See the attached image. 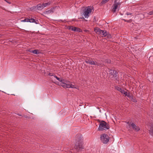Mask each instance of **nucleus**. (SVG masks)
Returning a JSON list of instances; mask_svg holds the SVG:
<instances>
[{"mask_svg": "<svg viewBox=\"0 0 153 153\" xmlns=\"http://www.w3.org/2000/svg\"><path fill=\"white\" fill-rule=\"evenodd\" d=\"M76 138L75 150L76 149L78 151H81L83 149L82 143L83 138L82 135L80 134H77Z\"/></svg>", "mask_w": 153, "mask_h": 153, "instance_id": "f257e3e1", "label": "nucleus"}, {"mask_svg": "<svg viewBox=\"0 0 153 153\" xmlns=\"http://www.w3.org/2000/svg\"><path fill=\"white\" fill-rule=\"evenodd\" d=\"M109 124L104 121H102L100 123L98 130L100 131L106 130L109 128Z\"/></svg>", "mask_w": 153, "mask_h": 153, "instance_id": "f03ea898", "label": "nucleus"}, {"mask_svg": "<svg viewBox=\"0 0 153 153\" xmlns=\"http://www.w3.org/2000/svg\"><path fill=\"white\" fill-rule=\"evenodd\" d=\"M94 30L96 33L102 35L103 37H105L108 35V32L106 30H101L99 27L94 28Z\"/></svg>", "mask_w": 153, "mask_h": 153, "instance_id": "7ed1b4c3", "label": "nucleus"}, {"mask_svg": "<svg viewBox=\"0 0 153 153\" xmlns=\"http://www.w3.org/2000/svg\"><path fill=\"white\" fill-rule=\"evenodd\" d=\"M91 11L92 10L89 7H88L87 9L85 10L82 13V15L83 18V19H84L85 18H88L91 14Z\"/></svg>", "mask_w": 153, "mask_h": 153, "instance_id": "20e7f679", "label": "nucleus"}, {"mask_svg": "<svg viewBox=\"0 0 153 153\" xmlns=\"http://www.w3.org/2000/svg\"><path fill=\"white\" fill-rule=\"evenodd\" d=\"M121 2L119 1L117 2L116 1H115L113 5V7L112 11L114 13L116 12L118 10V9L120 7Z\"/></svg>", "mask_w": 153, "mask_h": 153, "instance_id": "39448f33", "label": "nucleus"}, {"mask_svg": "<svg viewBox=\"0 0 153 153\" xmlns=\"http://www.w3.org/2000/svg\"><path fill=\"white\" fill-rule=\"evenodd\" d=\"M100 139L102 143L104 144H106L109 141V137L108 135L104 134L101 135Z\"/></svg>", "mask_w": 153, "mask_h": 153, "instance_id": "423d86ee", "label": "nucleus"}, {"mask_svg": "<svg viewBox=\"0 0 153 153\" xmlns=\"http://www.w3.org/2000/svg\"><path fill=\"white\" fill-rule=\"evenodd\" d=\"M109 72L110 74L111 75L110 76L111 77V78H112L113 77L115 79H117V73L116 71L111 69L109 71Z\"/></svg>", "mask_w": 153, "mask_h": 153, "instance_id": "0eeeda50", "label": "nucleus"}, {"mask_svg": "<svg viewBox=\"0 0 153 153\" xmlns=\"http://www.w3.org/2000/svg\"><path fill=\"white\" fill-rule=\"evenodd\" d=\"M22 22H30L35 23L36 24L39 23V21L38 20H22L21 21Z\"/></svg>", "mask_w": 153, "mask_h": 153, "instance_id": "6e6552de", "label": "nucleus"}, {"mask_svg": "<svg viewBox=\"0 0 153 153\" xmlns=\"http://www.w3.org/2000/svg\"><path fill=\"white\" fill-rule=\"evenodd\" d=\"M86 63L89 64L91 65H99L97 62H94L91 60H87L85 61Z\"/></svg>", "mask_w": 153, "mask_h": 153, "instance_id": "1a4fd4ad", "label": "nucleus"}, {"mask_svg": "<svg viewBox=\"0 0 153 153\" xmlns=\"http://www.w3.org/2000/svg\"><path fill=\"white\" fill-rule=\"evenodd\" d=\"M115 88L118 91H120L121 93L122 94H125V93L126 94V92L124 90L122 89L121 88H120V86H115Z\"/></svg>", "mask_w": 153, "mask_h": 153, "instance_id": "9d476101", "label": "nucleus"}, {"mask_svg": "<svg viewBox=\"0 0 153 153\" xmlns=\"http://www.w3.org/2000/svg\"><path fill=\"white\" fill-rule=\"evenodd\" d=\"M131 126L132 128L136 131H139L140 128L138 126H136L134 123H131Z\"/></svg>", "mask_w": 153, "mask_h": 153, "instance_id": "9b49d317", "label": "nucleus"}, {"mask_svg": "<svg viewBox=\"0 0 153 153\" xmlns=\"http://www.w3.org/2000/svg\"><path fill=\"white\" fill-rule=\"evenodd\" d=\"M36 7V10H41L44 8V6L43 4H39L37 5Z\"/></svg>", "mask_w": 153, "mask_h": 153, "instance_id": "f8f14e48", "label": "nucleus"}, {"mask_svg": "<svg viewBox=\"0 0 153 153\" xmlns=\"http://www.w3.org/2000/svg\"><path fill=\"white\" fill-rule=\"evenodd\" d=\"M126 96H127L130 99H133V97L129 93H127L126 91V94H124Z\"/></svg>", "mask_w": 153, "mask_h": 153, "instance_id": "ddd939ff", "label": "nucleus"}, {"mask_svg": "<svg viewBox=\"0 0 153 153\" xmlns=\"http://www.w3.org/2000/svg\"><path fill=\"white\" fill-rule=\"evenodd\" d=\"M149 131L150 132L151 134L153 135V124H151Z\"/></svg>", "mask_w": 153, "mask_h": 153, "instance_id": "4468645a", "label": "nucleus"}, {"mask_svg": "<svg viewBox=\"0 0 153 153\" xmlns=\"http://www.w3.org/2000/svg\"><path fill=\"white\" fill-rule=\"evenodd\" d=\"M74 30L75 32H82V30L80 29L79 28L77 27H74Z\"/></svg>", "mask_w": 153, "mask_h": 153, "instance_id": "2eb2a0df", "label": "nucleus"}, {"mask_svg": "<svg viewBox=\"0 0 153 153\" xmlns=\"http://www.w3.org/2000/svg\"><path fill=\"white\" fill-rule=\"evenodd\" d=\"M53 9H51L50 10H48V11H47L45 12V13L46 14H49L51 13H53Z\"/></svg>", "mask_w": 153, "mask_h": 153, "instance_id": "dca6fc26", "label": "nucleus"}, {"mask_svg": "<svg viewBox=\"0 0 153 153\" xmlns=\"http://www.w3.org/2000/svg\"><path fill=\"white\" fill-rule=\"evenodd\" d=\"M30 52L31 53H33L36 54H38L39 53V52H38V50H35L33 51H30Z\"/></svg>", "mask_w": 153, "mask_h": 153, "instance_id": "f3484780", "label": "nucleus"}, {"mask_svg": "<svg viewBox=\"0 0 153 153\" xmlns=\"http://www.w3.org/2000/svg\"><path fill=\"white\" fill-rule=\"evenodd\" d=\"M36 7V6L33 7H32L30 8L29 10L31 11H36L37 10Z\"/></svg>", "mask_w": 153, "mask_h": 153, "instance_id": "a211bd4d", "label": "nucleus"}, {"mask_svg": "<svg viewBox=\"0 0 153 153\" xmlns=\"http://www.w3.org/2000/svg\"><path fill=\"white\" fill-rule=\"evenodd\" d=\"M65 82H66V88H70V83H69V82L68 81H66Z\"/></svg>", "mask_w": 153, "mask_h": 153, "instance_id": "6ab92c4d", "label": "nucleus"}, {"mask_svg": "<svg viewBox=\"0 0 153 153\" xmlns=\"http://www.w3.org/2000/svg\"><path fill=\"white\" fill-rule=\"evenodd\" d=\"M109 0H102L101 3L102 4H104L106 3L109 1Z\"/></svg>", "mask_w": 153, "mask_h": 153, "instance_id": "aec40b11", "label": "nucleus"}, {"mask_svg": "<svg viewBox=\"0 0 153 153\" xmlns=\"http://www.w3.org/2000/svg\"><path fill=\"white\" fill-rule=\"evenodd\" d=\"M50 3L49 2H48L47 3H45V4H43V5L44 6V7H46V6H48L50 5Z\"/></svg>", "mask_w": 153, "mask_h": 153, "instance_id": "412c9836", "label": "nucleus"}, {"mask_svg": "<svg viewBox=\"0 0 153 153\" xmlns=\"http://www.w3.org/2000/svg\"><path fill=\"white\" fill-rule=\"evenodd\" d=\"M62 86L63 87L66 88V82H64L63 83H62Z\"/></svg>", "mask_w": 153, "mask_h": 153, "instance_id": "4be33fe9", "label": "nucleus"}, {"mask_svg": "<svg viewBox=\"0 0 153 153\" xmlns=\"http://www.w3.org/2000/svg\"><path fill=\"white\" fill-rule=\"evenodd\" d=\"M70 88H76V87L74 85H73L71 83H70Z\"/></svg>", "mask_w": 153, "mask_h": 153, "instance_id": "5701e85b", "label": "nucleus"}, {"mask_svg": "<svg viewBox=\"0 0 153 153\" xmlns=\"http://www.w3.org/2000/svg\"><path fill=\"white\" fill-rule=\"evenodd\" d=\"M59 81L61 82H62V83H63L64 82H65V81H65L64 79L62 78H60V80H59Z\"/></svg>", "mask_w": 153, "mask_h": 153, "instance_id": "b1692460", "label": "nucleus"}, {"mask_svg": "<svg viewBox=\"0 0 153 153\" xmlns=\"http://www.w3.org/2000/svg\"><path fill=\"white\" fill-rule=\"evenodd\" d=\"M74 27L73 26H71L70 30H71L72 31H74Z\"/></svg>", "mask_w": 153, "mask_h": 153, "instance_id": "393cba45", "label": "nucleus"}, {"mask_svg": "<svg viewBox=\"0 0 153 153\" xmlns=\"http://www.w3.org/2000/svg\"><path fill=\"white\" fill-rule=\"evenodd\" d=\"M149 15H153V10L150 11L148 13Z\"/></svg>", "mask_w": 153, "mask_h": 153, "instance_id": "a878e982", "label": "nucleus"}, {"mask_svg": "<svg viewBox=\"0 0 153 153\" xmlns=\"http://www.w3.org/2000/svg\"><path fill=\"white\" fill-rule=\"evenodd\" d=\"M54 77L57 79V80H58V81L60 80V78L58 77H57L56 76H54Z\"/></svg>", "mask_w": 153, "mask_h": 153, "instance_id": "bb28decb", "label": "nucleus"}, {"mask_svg": "<svg viewBox=\"0 0 153 153\" xmlns=\"http://www.w3.org/2000/svg\"><path fill=\"white\" fill-rule=\"evenodd\" d=\"M71 26H68L67 27V28L68 30H70Z\"/></svg>", "mask_w": 153, "mask_h": 153, "instance_id": "cd10ccee", "label": "nucleus"}, {"mask_svg": "<svg viewBox=\"0 0 153 153\" xmlns=\"http://www.w3.org/2000/svg\"><path fill=\"white\" fill-rule=\"evenodd\" d=\"M74 152V149H71L69 151V152L72 153V152Z\"/></svg>", "mask_w": 153, "mask_h": 153, "instance_id": "c85d7f7f", "label": "nucleus"}, {"mask_svg": "<svg viewBox=\"0 0 153 153\" xmlns=\"http://www.w3.org/2000/svg\"><path fill=\"white\" fill-rule=\"evenodd\" d=\"M125 22H130V20H125V19H124V20Z\"/></svg>", "mask_w": 153, "mask_h": 153, "instance_id": "c756f323", "label": "nucleus"}, {"mask_svg": "<svg viewBox=\"0 0 153 153\" xmlns=\"http://www.w3.org/2000/svg\"><path fill=\"white\" fill-rule=\"evenodd\" d=\"M126 14L127 15H131V13H127Z\"/></svg>", "mask_w": 153, "mask_h": 153, "instance_id": "7c9ffc66", "label": "nucleus"}, {"mask_svg": "<svg viewBox=\"0 0 153 153\" xmlns=\"http://www.w3.org/2000/svg\"><path fill=\"white\" fill-rule=\"evenodd\" d=\"M132 100H133V102H137L136 100L135 99H133Z\"/></svg>", "mask_w": 153, "mask_h": 153, "instance_id": "2f4dec72", "label": "nucleus"}, {"mask_svg": "<svg viewBox=\"0 0 153 153\" xmlns=\"http://www.w3.org/2000/svg\"><path fill=\"white\" fill-rule=\"evenodd\" d=\"M25 19H28V18H25ZM29 19H33V18H31Z\"/></svg>", "mask_w": 153, "mask_h": 153, "instance_id": "473e14b6", "label": "nucleus"}, {"mask_svg": "<svg viewBox=\"0 0 153 153\" xmlns=\"http://www.w3.org/2000/svg\"><path fill=\"white\" fill-rule=\"evenodd\" d=\"M107 62H108V63H110V60H108V61H107Z\"/></svg>", "mask_w": 153, "mask_h": 153, "instance_id": "72a5a7b5", "label": "nucleus"}, {"mask_svg": "<svg viewBox=\"0 0 153 153\" xmlns=\"http://www.w3.org/2000/svg\"><path fill=\"white\" fill-rule=\"evenodd\" d=\"M18 115H19V116H22V115H20V114H18Z\"/></svg>", "mask_w": 153, "mask_h": 153, "instance_id": "f704fd0d", "label": "nucleus"}, {"mask_svg": "<svg viewBox=\"0 0 153 153\" xmlns=\"http://www.w3.org/2000/svg\"><path fill=\"white\" fill-rule=\"evenodd\" d=\"M25 117L26 118V117H27V116L26 115V116H25Z\"/></svg>", "mask_w": 153, "mask_h": 153, "instance_id": "c9c22d12", "label": "nucleus"}, {"mask_svg": "<svg viewBox=\"0 0 153 153\" xmlns=\"http://www.w3.org/2000/svg\"><path fill=\"white\" fill-rule=\"evenodd\" d=\"M49 75H50V76H51V73H49Z\"/></svg>", "mask_w": 153, "mask_h": 153, "instance_id": "e433bc0d", "label": "nucleus"}, {"mask_svg": "<svg viewBox=\"0 0 153 153\" xmlns=\"http://www.w3.org/2000/svg\"><path fill=\"white\" fill-rule=\"evenodd\" d=\"M95 19V17H94V19Z\"/></svg>", "mask_w": 153, "mask_h": 153, "instance_id": "4c0bfd02", "label": "nucleus"}]
</instances>
